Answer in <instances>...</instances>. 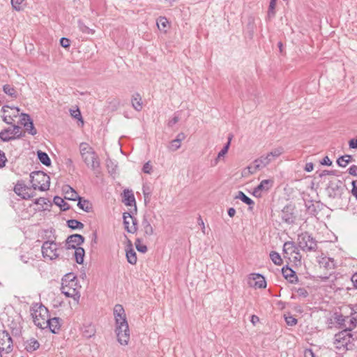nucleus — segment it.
<instances>
[{
    "label": "nucleus",
    "instance_id": "cd10ccee",
    "mask_svg": "<svg viewBox=\"0 0 357 357\" xmlns=\"http://www.w3.org/2000/svg\"><path fill=\"white\" fill-rule=\"evenodd\" d=\"M37 155L38 160L43 165L47 167H50L51 165V160L45 152L38 151Z\"/></svg>",
    "mask_w": 357,
    "mask_h": 357
},
{
    "label": "nucleus",
    "instance_id": "20e7f679",
    "mask_svg": "<svg viewBox=\"0 0 357 357\" xmlns=\"http://www.w3.org/2000/svg\"><path fill=\"white\" fill-rule=\"evenodd\" d=\"M298 245L303 251L312 252L317 249V241L308 232L298 236Z\"/></svg>",
    "mask_w": 357,
    "mask_h": 357
},
{
    "label": "nucleus",
    "instance_id": "58836bf2",
    "mask_svg": "<svg viewBox=\"0 0 357 357\" xmlns=\"http://www.w3.org/2000/svg\"><path fill=\"white\" fill-rule=\"evenodd\" d=\"M305 207L307 213L312 215H316L317 211L314 202L311 200L305 202Z\"/></svg>",
    "mask_w": 357,
    "mask_h": 357
},
{
    "label": "nucleus",
    "instance_id": "0eeeda50",
    "mask_svg": "<svg viewBox=\"0 0 357 357\" xmlns=\"http://www.w3.org/2000/svg\"><path fill=\"white\" fill-rule=\"evenodd\" d=\"M337 322L350 333L357 325V317L353 312L350 316L340 315L337 318Z\"/></svg>",
    "mask_w": 357,
    "mask_h": 357
},
{
    "label": "nucleus",
    "instance_id": "9b49d317",
    "mask_svg": "<svg viewBox=\"0 0 357 357\" xmlns=\"http://www.w3.org/2000/svg\"><path fill=\"white\" fill-rule=\"evenodd\" d=\"M114 315L115 318L116 325L121 324V328L124 327L127 328V320L126 317L125 310L120 304H116L114 307Z\"/></svg>",
    "mask_w": 357,
    "mask_h": 357
},
{
    "label": "nucleus",
    "instance_id": "393cba45",
    "mask_svg": "<svg viewBox=\"0 0 357 357\" xmlns=\"http://www.w3.org/2000/svg\"><path fill=\"white\" fill-rule=\"evenodd\" d=\"M73 249L75 250L74 257L76 262L79 264H82L84 262V257L85 255L84 249L82 247H76L75 248Z\"/></svg>",
    "mask_w": 357,
    "mask_h": 357
},
{
    "label": "nucleus",
    "instance_id": "603ef678",
    "mask_svg": "<svg viewBox=\"0 0 357 357\" xmlns=\"http://www.w3.org/2000/svg\"><path fill=\"white\" fill-rule=\"evenodd\" d=\"M31 119L30 116L27 114L22 113L20 116V123L25 127V125H27L29 121H31Z\"/></svg>",
    "mask_w": 357,
    "mask_h": 357
},
{
    "label": "nucleus",
    "instance_id": "79ce46f5",
    "mask_svg": "<svg viewBox=\"0 0 357 357\" xmlns=\"http://www.w3.org/2000/svg\"><path fill=\"white\" fill-rule=\"evenodd\" d=\"M284 153V149L282 147H278L274 149L271 152L268 153L269 156L274 160Z\"/></svg>",
    "mask_w": 357,
    "mask_h": 357
},
{
    "label": "nucleus",
    "instance_id": "a878e982",
    "mask_svg": "<svg viewBox=\"0 0 357 357\" xmlns=\"http://www.w3.org/2000/svg\"><path fill=\"white\" fill-rule=\"evenodd\" d=\"M77 200H78L77 206L79 208L85 212H90L91 211L92 204L89 200L84 199L81 197H79Z\"/></svg>",
    "mask_w": 357,
    "mask_h": 357
},
{
    "label": "nucleus",
    "instance_id": "b1692460",
    "mask_svg": "<svg viewBox=\"0 0 357 357\" xmlns=\"http://www.w3.org/2000/svg\"><path fill=\"white\" fill-rule=\"evenodd\" d=\"M82 331L83 335L85 337L90 338L95 335L96 328L93 324H89L83 326V327L82 328Z\"/></svg>",
    "mask_w": 357,
    "mask_h": 357
},
{
    "label": "nucleus",
    "instance_id": "f257e3e1",
    "mask_svg": "<svg viewBox=\"0 0 357 357\" xmlns=\"http://www.w3.org/2000/svg\"><path fill=\"white\" fill-rule=\"evenodd\" d=\"M79 152L86 167L93 171L96 174H99L100 172V162L94 149L89 144L82 142L79 144Z\"/></svg>",
    "mask_w": 357,
    "mask_h": 357
},
{
    "label": "nucleus",
    "instance_id": "6e6552de",
    "mask_svg": "<svg viewBox=\"0 0 357 357\" xmlns=\"http://www.w3.org/2000/svg\"><path fill=\"white\" fill-rule=\"evenodd\" d=\"M352 338V334L351 332H349V330H342L339 332L335 336V343L337 344L336 347L337 349H341L342 347H346L348 349V344L350 342L351 339Z\"/></svg>",
    "mask_w": 357,
    "mask_h": 357
},
{
    "label": "nucleus",
    "instance_id": "4c0bfd02",
    "mask_svg": "<svg viewBox=\"0 0 357 357\" xmlns=\"http://www.w3.org/2000/svg\"><path fill=\"white\" fill-rule=\"evenodd\" d=\"M351 158L350 155L340 156L337 160V163L340 167H345L351 162Z\"/></svg>",
    "mask_w": 357,
    "mask_h": 357
},
{
    "label": "nucleus",
    "instance_id": "6ab92c4d",
    "mask_svg": "<svg viewBox=\"0 0 357 357\" xmlns=\"http://www.w3.org/2000/svg\"><path fill=\"white\" fill-rule=\"evenodd\" d=\"M21 137H22V134L17 135V136H12L11 128H5L0 132V139L2 142H7L10 140L18 139V138H20Z\"/></svg>",
    "mask_w": 357,
    "mask_h": 357
},
{
    "label": "nucleus",
    "instance_id": "f3484780",
    "mask_svg": "<svg viewBox=\"0 0 357 357\" xmlns=\"http://www.w3.org/2000/svg\"><path fill=\"white\" fill-rule=\"evenodd\" d=\"M61 290L62 294H63L66 297L73 298L74 299H78L79 298V295L78 294L76 289L70 287L68 285H64L63 283H62Z\"/></svg>",
    "mask_w": 357,
    "mask_h": 357
},
{
    "label": "nucleus",
    "instance_id": "4468645a",
    "mask_svg": "<svg viewBox=\"0 0 357 357\" xmlns=\"http://www.w3.org/2000/svg\"><path fill=\"white\" fill-rule=\"evenodd\" d=\"M248 284L255 288L263 289L266 287L264 277L259 273H251L249 276Z\"/></svg>",
    "mask_w": 357,
    "mask_h": 357
},
{
    "label": "nucleus",
    "instance_id": "de8ad7c7",
    "mask_svg": "<svg viewBox=\"0 0 357 357\" xmlns=\"http://www.w3.org/2000/svg\"><path fill=\"white\" fill-rule=\"evenodd\" d=\"M135 244L136 249L139 252L145 253L147 251L146 245L142 244L139 238L136 239Z\"/></svg>",
    "mask_w": 357,
    "mask_h": 357
},
{
    "label": "nucleus",
    "instance_id": "a18cd8bd",
    "mask_svg": "<svg viewBox=\"0 0 357 357\" xmlns=\"http://www.w3.org/2000/svg\"><path fill=\"white\" fill-rule=\"evenodd\" d=\"M294 243L292 241H287L284 243L283 245V252L285 254H288L289 252H294Z\"/></svg>",
    "mask_w": 357,
    "mask_h": 357
},
{
    "label": "nucleus",
    "instance_id": "7c9ffc66",
    "mask_svg": "<svg viewBox=\"0 0 357 357\" xmlns=\"http://www.w3.org/2000/svg\"><path fill=\"white\" fill-rule=\"evenodd\" d=\"M142 192H143L144 197V202H145V204H147L148 202H150V199H151V192H152L151 186L147 183L143 184Z\"/></svg>",
    "mask_w": 357,
    "mask_h": 357
},
{
    "label": "nucleus",
    "instance_id": "aec40b11",
    "mask_svg": "<svg viewBox=\"0 0 357 357\" xmlns=\"http://www.w3.org/2000/svg\"><path fill=\"white\" fill-rule=\"evenodd\" d=\"M62 190L66 195L65 198L67 199L75 201L79 197L78 193L69 185L63 186Z\"/></svg>",
    "mask_w": 357,
    "mask_h": 357
},
{
    "label": "nucleus",
    "instance_id": "774afa93",
    "mask_svg": "<svg viewBox=\"0 0 357 357\" xmlns=\"http://www.w3.org/2000/svg\"><path fill=\"white\" fill-rule=\"evenodd\" d=\"M349 144L351 149H357V137L354 139H351L349 141Z\"/></svg>",
    "mask_w": 357,
    "mask_h": 357
},
{
    "label": "nucleus",
    "instance_id": "5fc2aeb1",
    "mask_svg": "<svg viewBox=\"0 0 357 357\" xmlns=\"http://www.w3.org/2000/svg\"><path fill=\"white\" fill-rule=\"evenodd\" d=\"M248 29H249V36L250 38H252L254 33V20L252 18L249 19V22L248 24Z\"/></svg>",
    "mask_w": 357,
    "mask_h": 357
},
{
    "label": "nucleus",
    "instance_id": "2f4dec72",
    "mask_svg": "<svg viewBox=\"0 0 357 357\" xmlns=\"http://www.w3.org/2000/svg\"><path fill=\"white\" fill-rule=\"evenodd\" d=\"M40 347V344L38 340L34 338H31L29 340L28 344L26 346L25 349L28 352H32L37 350Z\"/></svg>",
    "mask_w": 357,
    "mask_h": 357
},
{
    "label": "nucleus",
    "instance_id": "7ed1b4c3",
    "mask_svg": "<svg viewBox=\"0 0 357 357\" xmlns=\"http://www.w3.org/2000/svg\"><path fill=\"white\" fill-rule=\"evenodd\" d=\"M31 315L36 326L40 328H45V324L50 318L48 310L42 304H35L32 307Z\"/></svg>",
    "mask_w": 357,
    "mask_h": 357
},
{
    "label": "nucleus",
    "instance_id": "09e8293b",
    "mask_svg": "<svg viewBox=\"0 0 357 357\" xmlns=\"http://www.w3.org/2000/svg\"><path fill=\"white\" fill-rule=\"evenodd\" d=\"M24 128L31 135H35L37 133V130L33 126V121H29L27 125H25Z\"/></svg>",
    "mask_w": 357,
    "mask_h": 357
},
{
    "label": "nucleus",
    "instance_id": "bb28decb",
    "mask_svg": "<svg viewBox=\"0 0 357 357\" xmlns=\"http://www.w3.org/2000/svg\"><path fill=\"white\" fill-rule=\"evenodd\" d=\"M142 225L145 236H150L153 234V229L150 222L146 218V215L144 216V218H143V220L142 222Z\"/></svg>",
    "mask_w": 357,
    "mask_h": 357
},
{
    "label": "nucleus",
    "instance_id": "412c9836",
    "mask_svg": "<svg viewBox=\"0 0 357 357\" xmlns=\"http://www.w3.org/2000/svg\"><path fill=\"white\" fill-rule=\"evenodd\" d=\"M232 137L233 135L229 134L228 136V142L225 144L222 150L218 153L217 158L215 159L214 162L212 164L213 166H215L218 164L220 158L223 157L228 152Z\"/></svg>",
    "mask_w": 357,
    "mask_h": 357
},
{
    "label": "nucleus",
    "instance_id": "4be33fe9",
    "mask_svg": "<svg viewBox=\"0 0 357 357\" xmlns=\"http://www.w3.org/2000/svg\"><path fill=\"white\" fill-rule=\"evenodd\" d=\"M235 199H238L241 200L243 203L249 206L250 210H252L255 202H253L252 199L248 197L243 192L238 191L236 195L235 196Z\"/></svg>",
    "mask_w": 357,
    "mask_h": 357
},
{
    "label": "nucleus",
    "instance_id": "1a4fd4ad",
    "mask_svg": "<svg viewBox=\"0 0 357 357\" xmlns=\"http://www.w3.org/2000/svg\"><path fill=\"white\" fill-rule=\"evenodd\" d=\"M13 339L8 331H0V349L9 354L13 351Z\"/></svg>",
    "mask_w": 357,
    "mask_h": 357
},
{
    "label": "nucleus",
    "instance_id": "473e14b6",
    "mask_svg": "<svg viewBox=\"0 0 357 357\" xmlns=\"http://www.w3.org/2000/svg\"><path fill=\"white\" fill-rule=\"evenodd\" d=\"M66 223L67 226L72 229H82L84 227L82 222L75 219L68 220Z\"/></svg>",
    "mask_w": 357,
    "mask_h": 357
},
{
    "label": "nucleus",
    "instance_id": "052dcab7",
    "mask_svg": "<svg viewBox=\"0 0 357 357\" xmlns=\"http://www.w3.org/2000/svg\"><path fill=\"white\" fill-rule=\"evenodd\" d=\"M142 170L146 174H151L152 171V165L150 164V162H147L144 165Z\"/></svg>",
    "mask_w": 357,
    "mask_h": 357
},
{
    "label": "nucleus",
    "instance_id": "69168bd1",
    "mask_svg": "<svg viewBox=\"0 0 357 357\" xmlns=\"http://www.w3.org/2000/svg\"><path fill=\"white\" fill-rule=\"evenodd\" d=\"M2 119H3V121L6 123L9 124V125H12L13 124V119L12 118V116L10 115H9V116L4 115V116H3Z\"/></svg>",
    "mask_w": 357,
    "mask_h": 357
},
{
    "label": "nucleus",
    "instance_id": "13d9d810",
    "mask_svg": "<svg viewBox=\"0 0 357 357\" xmlns=\"http://www.w3.org/2000/svg\"><path fill=\"white\" fill-rule=\"evenodd\" d=\"M7 158L3 151L0 150V169L5 166Z\"/></svg>",
    "mask_w": 357,
    "mask_h": 357
},
{
    "label": "nucleus",
    "instance_id": "e433bc0d",
    "mask_svg": "<svg viewBox=\"0 0 357 357\" xmlns=\"http://www.w3.org/2000/svg\"><path fill=\"white\" fill-rule=\"evenodd\" d=\"M3 91L6 94L10 96L11 98H17V93L15 89L10 84L3 85Z\"/></svg>",
    "mask_w": 357,
    "mask_h": 357
},
{
    "label": "nucleus",
    "instance_id": "dca6fc26",
    "mask_svg": "<svg viewBox=\"0 0 357 357\" xmlns=\"http://www.w3.org/2000/svg\"><path fill=\"white\" fill-rule=\"evenodd\" d=\"M61 319L59 317L49 318L45 327H49L52 333H58L61 328Z\"/></svg>",
    "mask_w": 357,
    "mask_h": 357
},
{
    "label": "nucleus",
    "instance_id": "ea45409f",
    "mask_svg": "<svg viewBox=\"0 0 357 357\" xmlns=\"http://www.w3.org/2000/svg\"><path fill=\"white\" fill-rule=\"evenodd\" d=\"M270 258L275 265H281L282 264V259L280 255L275 251L271 252Z\"/></svg>",
    "mask_w": 357,
    "mask_h": 357
},
{
    "label": "nucleus",
    "instance_id": "3c124183",
    "mask_svg": "<svg viewBox=\"0 0 357 357\" xmlns=\"http://www.w3.org/2000/svg\"><path fill=\"white\" fill-rule=\"evenodd\" d=\"M284 320L287 324L290 326H295L297 324V319L290 314L284 315Z\"/></svg>",
    "mask_w": 357,
    "mask_h": 357
},
{
    "label": "nucleus",
    "instance_id": "680f3d73",
    "mask_svg": "<svg viewBox=\"0 0 357 357\" xmlns=\"http://www.w3.org/2000/svg\"><path fill=\"white\" fill-rule=\"evenodd\" d=\"M348 173L354 176H357V165H353L348 169Z\"/></svg>",
    "mask_w": 357,
    "mask_h": 357
},
{
    "label": "nucleus",
    "instance_id": "72a5a7b5",
    "mask_svg": "<svg viewBox=\"0 0 357 357\" xmlns=\"http://www.w3.org/2000/svg\"><path fill=\"white\" fill-rule=\"evenodd\" d=\"M273 184V181L271 179H265L260 182V183L257 185L258 190H261V191H268Z\"/></svg>",
    "mask_w": 357,
    "mask_h": 357
},
{
    "label": "nucleus",
    "instance_id": "ddd939ff",
    "mask_svg": "<svg viewBox=\"0 0 357 357\" xmlns=\"http://www.w3.org/2000/svg\"><path fill=\"white\" fill-rule=\"evenodd\" d=\"M281 218L289 225L294 223L296 220L294 207L292 205L285 206L281 211Z\"/></svg>",
    "mask_w": 357,
    "mask_h": 357
},
{
    "label": "nucleus",
    "instance_id": "37998d69",
    "mask_svg": "<svg viewBox=\"0 0 357 357\" xmlns=\"http://www.w3.org/2000/svg\"><path fill=\"white\" fill-rule=\"evenodd\" d=\"M78 26L79 30L84 33L93 34L94 33V30L90 29L86 25L84 24V22L81 20L78 21Z\"/></svg>",
    "mask_w": 357,
    "mask_h": 357
},
{
    "label": "nucleus",
    "instance_id": "f8f14e48",
    "mask_svg": "<svg viewBox=\"0 0 357 357\" xmlns=\"http://www.w3.org/2000/svg\"><path fill=\"white\" fill-rule=\"evenodd\" d=\"M121 324L116 325V333L119 342L122 345H126L130 339V333L128 324H127V328L122 327Z\"/></svg>",
    "mask_w": 357,
    "mask_h": 357
},
{
    "label": "nucleus",
    "instance_id": "f03ea898",
    "mask_svg": "<svg viewBox=\"0 0 357 357\" xmlns=\"http://www.w3.org/2000/svg\"><path fill=\"white\" fill-rule=\"evenodd\" d=\"M31 188L33 190L46 191L49 190L50 185V176L41 171L33 172L30 174Z\"/></svg>",
    "mask_w": 357,
    "mask_h": 357
},
{
    "label": "nucleus",
    "instance_id": "e2e57ef3",
    "mask_svg": "<svg viewBox=\"0 0 357 357\" xmlns=\"http://www.w3.org/2000/svg\"><path fill=\"white\" fill-rule=\"evenodd\" d=\"M356 183H357L356 181H353L351 182V185H352L351 194L357 200V185H356Z\"/></svg>",
    "mask_w": 357,
    "mask_h": 357
},
{
    "label": "nucleus",
    "instance_id": "c03bdc74",
    "mask_svg": "<svg viewBox=\"0 0 357 357\" xmlns=\"http://www.w3.org/2000/svg\"><path fill=\"white\" fill-rule=\"evenodd\" d=\"M276 1H277V0H271V1H270L268 10V18H271L275 16V6H276Z\"/></svg>",
    "mask_w": 357,
    "mask_h": 357
},
{
    "label": "nucleus",
    "instance_id": "864d4df0",
    "mask_svg": "<svg viewBox=\"0 0 357 357\" xmlns=\"http://www.w3.org/2000/svg\"><path fill=\"white\" fill-rule=\"evenodd\" d=\"M70 114L73 118H75L79 121H81L82 123H83V119L82 117V114L78 108L76 110H70Z\"/></svg>",
    "mask_w": 357,
    "mask_h": 357
},
{
    "label": "nucleus",
    "instance_id": "5701e85b",
    "mask_svg": "<svg viewBox=\"0 0 357 357\" xmlns=\"http://www.w3.org/2000/svg\"><path fill=\"white\" fill-rule=\"evenodd\" d=\"M123 202L126 206L135 205V198L134 194L131 190H125L123 191Z\"/></svg>",
    "mask_w": 357,
    "mask_h": 357
},
{
    "label": "nucleus",
    "instance_id": "0e129e2a",
    "mask_svg": "<svg viewBox=\"0 0 357 357\" xmlns=\"http://www.w3.org/2000/svg\"><path fill=\"white\" fill-rule=\"evenodd\" d=\"M20 130V127L17 125H13V129H11V135L12 136H17V135H20L19 133Z\"/></svg>",
    "mask_w": 357,
    "mask_h": 357
},
{
    "label": "nucleus",
    "instance_id": "6e6d98bb",
    "mask_svg": "<svg viewBox=\"0 0 357 357\" xmlns=\"http://www.w3.org/2000/svg\"><path fill=\"white\" fill-rule=\"evenodd\" d=\"M23 1L24 0H11L13 8L16 10H20L22 9L20 5Z\"/></svg>",
    "mask_w": 357,
    "mask_h": 357
},
{
    "label": "nucleus",
    "instance_id": "2eb2a0df",
    "mask_svg": "<svg viewBox=\"0 0 357 357\" xmlns=\"http://www.w3.org/2000/svg\"><path fill=\"white\" fill-rule=\"evenodd\" d=\"M84 242V237L81 234H75L70 235L66 240V249L69 250L79 247Z\"/></svg>",
    "mask_w": 357,
    "mask_h": 357
},
{
    "label": "nucleus",
    "instance_id": "4d7b16f0",
    "mask_svg": "<svg viewBox=\"0 0 357 357\" xmlns=\"http://www.w3.org/2000/svg\"><path fill=\"white\" fill-rule=\"evenodd\" d=\"M296 292L298 293V295L299 296L303 297V298H306L309 295L308 291H307V289L305 288H303V287L298 288L296 290Z\"/></svg>",
    "mask_w": 357,
    "mask_h": 357
},
{
    "label": "nucleus",
    "instance_id": "c85d7f7f",
    "mask_svg": "<svg viewBox=\"0 0 357 357\" xmlns=\"http://www.w3.org/2000/svg\"><path fill=\"white\" fill-rule=\"evenodd\" d=\"M132 105L133 108L137 111H140L142 109V98L138 93H137L132 96Z\"/></svg>",
    "mask_w": 357,
    "mask_h": 357
},
{
    "label": "nucleus",
    "instance_id": "c756f323",
    "mask_svg": "<svg viewBox=\"0 0 357 357\" xmlns=\"http://www.w3.org/2000/svg\"><path fill=\"white\" fill-rule=\"evenodd\" d=\"M54 202L56 205L59 206L63 211H66L70 208L69 204L60 197H54Z\"/></svg>",
    "mask_w": 357,
    "mask_h": 357
},
{
    "label": "nucleus",
    "instance_id": "a211bd4d",
    "mask_svg": "<svg viewBox=\"0 0 357 357\" xmlns=\"http://www.w3.org/2000/svg\"><path fill=\"white\" fill-rule=\"evenodd\" d=\"M282 273L283 276L289 281L291 283H295L298 281V277L296 274V272L293 271L291 268L283 267L282 269Z\"/></svg>",
    "mask_w": 357,
    "mask_h": 357
},
{
    "label": "nucleus",
    "instance_id": "a19ab883",
    "mask_svg": "<svg viewBox=\"0 0 357 357\" xmlns=\"http://www.w3.org/2000/svg\"><path fill=\"white\" fill-rule=\"evenodd\" d=\"M341 184L342 181L340 180L330 181L328 184V189L335 192L336 190H338L340 188Z\"/></svg>",
    "mask_w": 357,
    "mask_h": 357
},
{
    "label": "nucleus",
    "instance_id": "39448f33",
    "mask_svg": "<svg viewBox=\"0 0 357 357\" xmlns=\"http://www.w3.org/2000/svg\"><path fill=\"white\" fill-rule=\"evenodd\" d=\"M41 249L43 257L44 258L53 260L58 258L59 256V253L58 252V245L53 241H45Z\"/></svg>",
    "mask_w": 357,
    "mask_h": 357
},
{
    "label": "nucleus",
    "instance_id": "f704fd0d",
    "mask_svg": "<svg viewBox=\"0 0 357 357\" xmlns=\"http://www.w3.org/2000/svg\"><path fill=\"white\" fill-rule=\"evenodd\" d=\"M126 258L128 263L134 265L137 263V255L135 250L130 247L126 250Z\"/></svg>",
    "mask_w": 357,
    "mask_h": 357
},
{
    "label": "nucleus",
    "instance_id": "423d86ee",
    "mask_svg": "<svg viewBox=\"0 0 357 357\" xmlns=\"http://www.w3.org/2000/svg\"><path fill=\"white\" fill-rule=\"evenodd\" d=\"M273 160L268 153L263 155L260 158L255 160L248 167V171L251 174H255L258 170L266 167Z\"/></svg>",
    "mask_w": 357,
    "mask_h": 357
},
{
    "label": "nucleus",
    "instance_id": "338daca9",
    "mask_svg": "<svg viewBox=\"0 0 357 357\" xmlns=\"http://www.w3.org/2000/svg\"><path fill=\"white\" fill-rule=\"evenodd\" d=\"M321 164L322 165L331 166L332 165V161L328 156H325L321 161Z\"/></svg>",
    "mask_w": 357,
    "mask_h": 357
},
{
    "label": "nucleus",
    "instance_id": "49530a36",
    "mask_svg": "<svg viewBox=\"0 0 357 357\" xmlns=\"http://www.w3.org/2000/svg\"><path fill=\"white\" fill-rule=\"evenodd\" d=\"M168 21L165 17H160L157 20V26L160 30H165Z\"/></svg>",
    "mask_w": 357,
    "mask_h": 357
},
{
    "label": "nucleus",
    "instance_id": "8fccbe9b",
    "mask_svg": "<svg viewBox=\"0 0 357 357\" xmlns=\"http://www.w3.org/2000/svg\"><path fill=\"white\" fill-rule=\"evenodd\" d=\"M180 147L181 143L174 139L170 142L168 149L171 151H175L178 150Z\"/></svg>",
    "mask_w": 357,
    "mask_h": 357
},
{
    "label": "nucleus",
    "instance_id": "bf43d9fd",
    "mask_svg": "<svg viewBox=\"0 0 357 357\" xmlns=\"http://www.w3.org/2000/svg\"><path fill=\"white\" fill-rule=\"evenodd\" d=\"M60 45L64 48H68L70 45V41L67 38H61L60 39Z\"/></svg>",
    "mask_w": 357,
    "mask_h": 357
},
{
    "label": "nucleus",
    "instance_id": "c9c22d12",
    "mask_svg": "<svg viewBox=\"0 0 357 357\" xmlns=\"http://www.w3.org/2000/svg\"><path fill=\"white\" fill-rule=\"evenodd\" d=\"M128 218V213H124L123 215V224L125 226V229L128 232L134 234L137 231V227L135 226L130 227L129 222L127 220Z\"/></svg>",
    "mask_w": 357,
    "mask_h": 357
},
{
    "label": "nucleus",
    "instance_id": "9d476101",
    "mask_svg": "<svg viewBox=\"0 0 357 357\" xmlns=\"http://www.w3.org/2000/svg\"><path fill=\"white\" fill-rule=\"evenodd\" d=\"M31 188L26 185L23 181H18L14 187V192L24 199H29L35 195L29 192Z\"/></svg>",
    "mask_w": 357,
    "mask_h": 357
}]
</instances>
